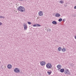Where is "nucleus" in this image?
<instances>
[{"label":"nucleus","mask_w":76,"mask_h":76,"mask_svg":"<svg viewBox=\"0 0 76 76\" xmlns=\"http://www.w3.org/2000/svg\"><path fill=\"white\" fill-rule=\"evenodd\" d=\"M24 28L25 30L26 31L27 30V26H26V24L25 23L24 24Z\"/></svg>","instance_id":"6e6552de"},{"label":"nucleus","mask_w":76,"mask_h":76,"mask_svg":"<svg viewBox=\"0 0 76 76\" xmlns=\"http://www.w3.org/2000/svg\"><path fill=\"white\" fill-rule=\"evenodd\" d=\"M48 75H51V72H48Z\"/></svg>","instance_id":"6ab92c4d"},{"label":"nucleus","mask_w":76,"mask_h":76,"mask_svg":"<svg viewBox=\"0 0 76 76\" xmlns=\"http://www.w3.org/2000/svg\"><path fill=\"white\" fill-rule=\"evenodd\" d=\"M75 39H76V36H75Z\"/></svg>","instance_id":"393cba45"},{"label":"nucleus","mask_w":76,"mask_h":76,"mask_svg":"<svg viewBox=\"0 0 76 76\" xmlns=\"http://www.w3.org/2000/svg\"><path fill=\"white\" fill-rule=\"evenodd\" d=\"M52 23L53 24H55V25H56V24H57V22L55 21H53L52 22Z\"/></svg>","instance_id":"f8f14e48"},{"label":"nucleus","mask_w":76,"mask_h":76,"mask_svg":"<svg viewBox=\"0 0 76 76\" xmlns=\"http://www.w3.org/2000/svg\"><path fill=\"white\" fill-rule=\"evenodd\" d=\"M19 0V1H20V0Z\"/></svg>","instance_id":"cd10ccee"},{"label":"nucleus","mask_w":76,"mask_h":76,"mask_svg":"<svg viewBox=\"0 0 76 76\" xmlns=\"http://www.w3.org/2000/svg\"><path fill=\"white\" fill-rule=\"evenodd\" d=\"M62 20H63V19H62V18H60L58 19V21L59 22H61Z\"/></svg>","instance_id":"2eb2a0df"},{"label":"nucleus","mask_w":76,"mask_h":76,"mask_svg":"<svg viewBox=\"0 0 76 76\" xmlns=\"http://www.w3.org/2000/svg\"><path fill=\"white\" fill-rule=\"evenodd\" d=\"M64 71V69H62L60 70V72H61V73H63Z\"/></svg>","instance_id":"9b49d317"},{"label":"nucleus","mask_w":76,"mask_h":76,"mask_svg":"<svg viewBox=\"0 0 76 76\" xmlns=\"http://www.w3.org/2000/svg\"><path fill=\"white\" fill-rule=\"evenodd\" d=\"M14 71L16 73H19L20 72V69L19 68H16L14 69Z\"/></svg>","instance_id":"7ed1b4c3"},{"label":"nucleus","mask_w":76,"mask_h":76,"mask_svg":"<svg viewBox=\"0 0 76 76\" xmlns=\"http://www.w3.org/2000/svg\"><path fill=\"white\" fill-rule=\"evenodd\" d=\"M41 66H45V62L44 61H42L40 62Z\"/></svg>","instance_id":"423d86ee"},{"label":"nucleus","mask_w":76,"mask_h":76,"mask_svg":"<svg viewBox=\"0 0 76 76\" xmlns=\"http://www.w3.org/2000/svg\"><path fill=\"white\" fill-rule=\"evenodd\" d=\"M63 22H65V19H64L63 20Z\"/></svg>","instance_id":"4be33fe9"},{"label":"nucleus","mask_w":76,"mask_h":76,"mask_svg":"<svg viewBox=\"0 0 76 76\" xmlns=\"http://www.w3.org/2000/svg\"><path fill=\"white\" fill-rule=\"evenodd\" d=\"M36 26H41V25H40L39 24H37Z\"/></svg>","instance_id":"f3484780"},{"label":"nucleus","mask_w":76,"mask_h":76,"mask_svg":"<svg viewBox=\"0 0 76 76\" xmlns=\"http://www.w3.org/2000/svg\"><path fill=\"white\" fill-rule=\"evenodd\" d=\"M2 25V23L1 22H0V26Z\"/></svg>","instance_id":"b1692460"},{"label":"nucleus","mask_w":76,"mask_h":76,"mask_svg":"<svg viewBox=\"0 0 76 76\" xmlns=\"http://www.w3.org/2000/svg\"><path fill=\"white\" fill-rule=\"evenodd\" d=\"M60 16H61V15H60V14L58 13H57L55 15V17H60Z\"/></svg>","instance_id":"0eeeda50"},{"label":"nucleus","mask_w":76,"mask_h":76,"mask_svg":"<svg viewBox=\"0 0 76 76\" xmlns=\"http://www.w3.org/2000/svg\"><path fill=\"white\" fill-rule=\"evenodd\" d=\"M74 9H76V6L74 7Z\"/></svg>","instance_id":"5701e85b"},{"label":"nucleus","mask_w":76,"mask_h":76,"mask_svg":"<svg viewBox=\"0 0 76 76\" xmlns=\"http://www.w3.org/2000/svg\"><path fill=\"white\" fill-rule=\"evenodd\" d=\"M20 1H23V0H20Z\"/></svg>","instance_id":"a878e982"},{"label":"nucleus","mask_w":76,"mask_h":76,"mask_svg":"<svg viewBox=\"0 0 76 76\" xmlns=\"http://www.w3.org/2000/svg\"><path fill=\"white\" fill-rule=\"evenodd\" d=\"M0 18H4V17H3V16L0 15Z\"/></svg>","instance_id":"a211bd4d"},{"label":"nucleus","mask_w":76,"mask_h":76,"mask_svg":"<svg viewBox=\"0 0 76 76\" xmlns=\"http://www.w3.org/2000/svg\"><path fill=\"white\" fill-rule=\"evenodd\" d=\"M66 49H65L64 48H63L62 50V51L63 52H65V51H66Z\"/></svg>","instance_id":"4468645a"},{"label":"nucleus","mask_w":76,"mask_h":76,"mask_svg":"<svg viewBox=\"0 0 76 76\" xmlns=\"http://www.w3.org/2000/svg\"><path fill=\"white\" fill-rule=\"evenodd\" d=\"M17 10L18 11H19V12H25V8L21 6L18 7Z\"/></svg>","instance_id":"f257e3e1"},{"label":"nucleus","mask_w":76,"mask_h":76,"mask_svg":"<svg viewBox=\"0 0 76 76\" xmlns=\"http://www.w3.org/2000/svg\"><path fill=\"white\" fill-rule=\"evenodd\" d=\"M39 15L40 16H43L44 14H43V12H42V11H40L38 13Z\"/></svg>","instance_id":"39448f33"},{"label":"nucleus","mask_w":76,"mask_h":76,"mask_svg":"<svg viewBox=\"0 0 76 76\" xmlns=\"http://www.w3.org/2000/svg\"><path fill=\"white\" fill-rule=\"evenodd\" d=\"M0 63H1V62H0Z\"/></svg>","instance_id":"bb28decb"},{"label":"nucleus","mask_w":76,"mask_h":76,"mask_svg":"<svg viewBox=\"0 0 76 76\" xmlns=\"http://www.w3.org/2000/svg\"><path fill=\"white\" fill-rule=\"evenodd\" d=\"M64 72L66 75H70V72H69V70L67 69H66Z\"/></svg>","instance_id":"20e7f679"},{"label":"nucleus","mask_w":76,"mask_h":76,"mask_svg":"<svg viewBox=\"0 0 76 76\" xmlns=\"http://www.w3.org/2000/svg\"><path fill=\"white\" fill-rule=\"evenodd\" d=\"M46 67L47 69H51L52 67V65H51V64L50 63H49L46 64Z\"/></svg>","instance_id":"f03ea898"},{"label":"nucleus","mask_w":76,"mask_h":76,"mask_svg":"<svg viewBox=\"0 0 76 76\" xmlns=\"http://www.w3.org/2000/svg\"><path fill=\"white\" fill-rule=\"evenodd\" d=\"M57 68L59 69H61V65H58L57 66Z\"/></svg>","instance_id":"1a4fd4ad"},{"label":"nucleus","mask_w":76,"mask_h":76,"mask_svg":"<svg viewBox=\"0 0 76 76\" xmlns=\"http://www.w3.org/2000/svg\"><path fill=\"white\" fill-rule=\"evenodd\" d=\"M33 26H34V27L37 26V24L33 25Z\"/></svg>","instance_id":"412c9836"},{"label":"nucleus","mask_w":76,"mask_h":76,"mask_svg":"<svg viewBox=\"0 0 76 76\" xmlns=\"http://www.w3.org/2000/svg\"><path fill=\"white\" fill-rule=\"evenodd\" d=\"M8 69H11L12 68V65L11 64H8L7 66Z\"/></svg>","instance_id":"9d476101"},{"label":"nucleus","mask_w":76,"mask_h":76,"mask_svg":"<svg viewBox=\"0 0 76 76\" xmlns=\"http://www.w3.org/2000/svg\"><path fill=\"white\" fill-rule=\"evenodd\" d=\"M62 49V48H61V47H59L58 48V51H61V50Z\"/></svg>","instance_id":"ddd939ff"},{"label":"nucleus","mask_w":76,"mask_h":76,"mask_svg":"<svg viewBox=\"0 0 76 76\" xmlns=\"http://www.w3.org/2000/svg\"><path fill=\"white\" fill-rule=\"evenodd\" d=\"M59 2L61 4H63L64 3V1H60Z\"/></svg>","instance_id":"dca6fc26"},{"label":"nucleus","mask_w":76,"mask_h":76,"mask_svg":"<svg viewBox=\"0 0 76 76\" xmlns=\"http://www.w3.org/2000/svg\"><path fill=\"white\" fill-rule=\"evenodd\" d=\"M28 25H31V22H28Z\"/></svg>","instance_id":"aec40b11"}]
</instances>
